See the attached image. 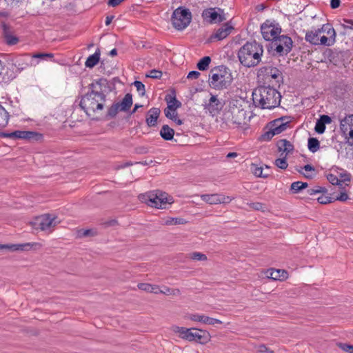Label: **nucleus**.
Listing matches in <instances>:
<instances>
[{
    "label": "nucleus",
    "mask_w": 353,
    "mask_h": 353,
    "mask_svg": "<svg viewBox=\"0 0 353 353\" xmlns=\"http://www.w3.org/2000/svg\"><path fill=\"white\" fill-rule=\"evenodd\" d=\"M192 14L188 9L179 8L172 14V25L176 29L182 30L190 24Z\"/></svg>",
    "instance_id": "10"
},
{
    "label": "nucleus",
    "mask_w": 353,
    "mask_h": 353,
    "mask_svg": "<svg viewBox=\"0 0 353 353\" xmlns=\"http://www.w3.org/2000/svg\"><path fill=\"white\" fill-rule=\"evenodd\" d=\"M327 191L325 188L317 185L313 188L307 189V192L309 195H314L318 193H325Z\"/></svg>",
    "instance_id": "41"
},
{
    "label": "nucleus",
    "mask_w": 353,
    "mask_h": 353,
    "mask_svg": "<svg viewBox=\"0 0 353 353\" xmlns=\"http://www.w3.org/2000/svg\"><path fill=\"white\" fill-rule=\"evenodd\" d=\"M190 258L192 260L195 261H205L207 260V256L205 254H202L201 252H194L190 254Z\"/></svg>",
    "instance_id": "45"
},
{
    "label": "nucleus",
    "mask_w": 353,
    "mask_h": 353,
    "mask_svg": "<svg viewBox=\"0 0 353 353\" xmlns=\"http://www.w3.org/2000/svg\"><path fill=\"white\" fill-rule=\"evenodd\" d=\"M261 32L263 39L272 43L281 34L282 29L279 23L266 21L261 25Z\"/></svg>",
    "instance_id": "11"
},
{
    "label": "nucleus",
    "mask_w": 353,
    "mask_h": 353,
    "mask_svg": "<svg viewBox=\"0 0 353 353\" xmlns=\"http://www.w3.org/2000/svg\"><path fill=\"white\" fill-rule=\"evenodd\" d=\"M348 199V195L346 192H341L339 196L334 200L340 201H345Z\"/></svg>",
    "instance_id": "62"
},
{
    "label": "nucleus",
    "mask_w": 353,
    "mask_h": 353,
    "mask_svg": "<svg viewBox=\"0 0 353 353\" xmlns=\"http://www.w3.org/2000/svg\"><path fill=\"white\" fill-rule=\"evenodd\" d=\"M146 77L152 79H159L162 77V72L161 70L153 69L149 71L148 74H146Z\"/></svg>",
    "instance_id": "48"
},
{
    "label": "nucleus",
    "mask_w": 353,
    "mask_h": 353,
    "mask_svg": "<svg viewBox=\"0 0 353 353\" xmlns=\"http://www.w3.org/2000/svg\"><path fill=\"white\" fill-rule=\"evenodd\" d=\"M119 111H120V108L119 107V103H113L108 110V112L105 115V119L107 120L114 118Z\"/></svg>",
    "instance_id": "36"
},
{
    "label": "nucleus",
    "mask_w": 353,
    "mask_h": 353,
    "mask_svg": "<svg viewBox=\"0 0 353 353\" xmlns=\"http://www.w3.org/2000/svg\"><path fill=\"white\" fill-rule=\"evenodd\" d=\"M278 151L281 152L280 157L285 155L287 157L294 150V145L287 139H280L276 142Z\"/></svg>",
    "instance_id": "22"
},
{
    "label": "nucleus",
    "mask_w": 353,
    "mask_h": 353,
    "mask_svg": "<svg viewBox=\"0 0 353 353\" xmlns=\"http://www.w3.org/2000/svg\"><path fill=\"white\" fill-rule=\"evenodd\" d=\"M108 85V81L106 79L104 78H100L99 79L95 80L92 83L89 84L88 89L93 90H98L101 92L103 91V88H105Z\"/></svg>",
    "instance_id": "33"
},
{
    "label": "nucleus",
    "mask_w": 353,
    "mask_h": 353,
    "mask_svg": "<svg viewBox=\"0 0 353 353\" xmlns=\"http://www.w3.org/2000/svg\"><path fill=\"white\" fill-rule=\"evenodd\" d=\"M308 186L307 183L302 181H295L291 184L290 191L292 194L299 193L302 190L306 188Z\"/></svg>",
    "instance_id": "34"
},
{
    "label": "nucleus",
    "mask_w": 353,
    "mask_h": 353,
    "mask_svg": "<svg viewBox=\"0 0 353 353\" xmlns=\"http://www.w3.org/2000/svg\"><path fill=\"white\" fill-rule=\"evenodd\" d=\"M250 206L254 210H261V211H264V210L265 208V205L260 202L252 203L250 204Z\"/></svg>",
    "instance_id": "58"
},
{
    "label": "nucleus",
    "mask_w": 353,
    "mask_h": 353,
    "mask_svg": "<svg viewBox=\"0 0 353 353\" xmlns=\"http://www.w3.org/2000/svg\"><path fill=\"white\" fill-rule=\"evenodd\" d=\"M343 22L345 23H343L342 26L344 28H349L352 29L353 28V20L352 19H343Z\"/></svg>",
    "instance_id": "60"
},
{
    "label": "nucleus",
    "mask_w": 353,
    "mask_h": 353,
    "mask_svg": "<svg viewBox=\"0 0 353 353\" xmlns=\"http://www.w3.org/2000/svg\"><path fill=\"white\" fill-rule=\"evenodd\" d=\"M321 32H325L328 37H330V43H334L336 41V32L333 27L329 24L326 23L322 26L320 28Z\"/></svg>",
    "instance_id": "31"
},
{
    "label": "nucleus",
    "mask_w": 353,
    "mask_h": 353,
    "mask_svg": "<svg viewBox=\"0 0 353 353\" xmlns=\"http://www.w3.org/2000/svg\"><path fill=\"white\" fill-rule=\"evenodd\" d=\"M270 276L274 280H283L288 277V272L284 270H275L271 272Z\"/></svg>",
    "instance_id": "39"
},
{
    "label": "nucleus",
    "mask_w": 353,
    "mask_h": 353,
    "mask_svg": "<svg viewBox=\"0 0 353 353\" xmlns=\"http://www.w3.org/2000/svg\"><path fill=\"white\" fill-rule=\"evenodd\" d=\"M185 220L181 218H170L165 221L166 225H180L185 223Z\"/></svg>",
    "instance_id": "51"
},
{
    "label": "nucleus",
    "mask_w": 353,
    "mask_h": 353,
    "mask_svg": "<svg viewBox=\"0 0 353 353\" xmlns=\"http://www.w3.org/2000/svg\"><path fill=\"white\" fill-rule=\"evenodd\" d=\"M320 28H318L314 30H310L307 31L305 33V39L307 42L310 43L311 45L313 46H318V39L319 36L321 34Z\"/></svg>",
    "instance_id": "26"
},
{
    "label": "nucleus",
    "mask_w": 353,
    "mask_h": 353,
    "mask_svg": "<svg viewBox=\"0 0 353 353\" xmlns=\"http://www.w3.org/2000/svg\"><path fill=\"white\" fill-rule=\"evenodd\" d=\"M148 205L156 208H166L167 205L173 203V198L166 192L155 190L141 194L139 196Z\"/></svg>",
    "instance_id": "9"
},
{
    "label": "nucleus",
    "mask_w": 353,
    "mask_h": 353,
    "mask_svg": "<svg viewBox=\"0 0 353 353\" xmlns=\"http://www.w3.org/2000/svg\"><path fill=\"white\" fill-rule=\"evenodd\" d=\"M100 55H101L100 49L97 48L93 54L90 55L87 58L85 63V67L89 68H94L99 62Z\"/></svg>",
    "instance_id": "27"
},
{
    "label": "nucleus",
    "mask_w": 353,
    "mask_h": 353,
    "mask_svg": "<svg viewBox=\"0 0 353 353\" xmlns=\"http://www.w3.org/2000/svg\"><path fill=\"white\" fill-rule=\"evenodd\" d=\"M286 157L285 155H283L281 158L276 159L275 165L282 170H285L288 166Z\"/></svg>",
    "instance_id": "40"
},
{
    "label": "nucleus",
    "mask_w": 353,
    "mask_h": 353,
    "mask_svg": "<svg viewBox=\"0 0 353 353\" xmlns=\"http://www.w3.org/2000/svg\"><path fill=\"white\" fill-rule=\"evenodd\" d=\"M257 78L264 84L272 85L271 87L280 88L283 83L282 72L272 65H264L257 70Z\"/></svg>",
    "instance_id": "6"
},
{
    "label": "nucleus",
    "mask_w": 353,
    "mask_h": 353,
    "mask_svg": "<svg viewBox=\"0 0 353 353\" xmlns=\"http://www.w3.org/2000/svg\"><path fill=\"white\" fill-rule=\"evenodd\" d=\"M200 75H201V74L199 72L193 70V71H190L188 73L187 78L190 79H196L199 77Z\"/></svg>",
    "instance_id": "61"
},
{
    "label": "nucleus",
    "mask_w": 353,
    "mask_h": 353,
    "mask_svg": "<svg viewBox=\"0 0 353 353\" xmlns=\"http://www.w3.org/2000/svg\"><path fill=\"white\" fill-rule=\"evenodd\" d=\"M293 47V41L290 37L280 34L267 46L268 50L274 56L283 57L289 54Z\"/></svg>",
    "instance_id": "8"
},
{
    "label": "nucleus",
    "mask_w": 353,
    "mask_h": 353,
    "mask_svg": "<svg viewBox=\"0 0 353 353\" xmlns=\"http://www.w3.org/2000/svg\"><path fill=\"white\" fill-rule=\"evenodd\" d=\"M3 77L2 79L4 81H10L15 79L17 76L20 73V71L15 66L10 55L8 57L4 64L3 65Z\"/></svg>",
    "instance_id": "13"
},
{
    "label": "nucleus",
    "mask_w": 353,
    "mask_h": 353,
    "mask_svg": "<svg viewBox=\"0 0 353 353\" xmlns=\"http://www.w3.org/2000/svg\"><path fill=\"white\" fill-rule=\"evenodd\" d=\"M259 352H265V353H274V351L271 350L265 345H261L259 346Z\"/></svg>",
    "instance_id": "64"
},
{
    "label": "nucleus",
    "mask_w": 353,
    "mask_h": 353,
    "mask_svg": "<svg viewBox=\"0 0 353 353\" xmlns=\"http://www.w3.org/2000/svg\"><path fill=\"white\" fill-rule=\"evenodd\" d=\"M233 80L230 70L225 65H221L211 69L209 84L217 90L228 88Z\"/></svg>",
    "instance_id": "4"
},
{
    "label": "nucleus",
    "mask_w": 353,
    "mask_h": 353,
    "mask_svg": "<svg viewBox=\"0 0 353 353\" xmlns=\"http://www.w3.org/2000/svg\"><path fill=\"white\" fill-rule=\"evenodd\" d=\"M137 287L141 290H143V291H145L147 292H150L151 284H150V283H141L137 285Z\"/></svg>",
    "instance_id": "57"
},
{
    "label": "nucleus",
    "mask_w": 353,
    "mask_h": 353,
    "mask_svg": "<svg viewBox=\"0 0 353 353\" xmlns=\"http://www.w3.org/2000/svg\"><path fill=\"white\" fill-rule=\"evenodd\" d=\"M265 130L259 137V141H269L272 139V132L269 130V128H264Z\"/></svg>",
    "instance_id": "46"
},
{
    "label": "nucleus",
    "mask_w": 353,
    "mask_h": 353,
    "mask_svg": "<svg viewBox=\"0 0 353 353\" xmlns=\"http://www.w3.org/2000/svg\"><path fill=\"white\" fill-rule=\"evenodd\" d=\"M133 84L136 87L140 95L142 97L144 96L145 94V85L139 81H135Z\"/></svg>",
    "instance_id": "52"
},
{
    "label": "nucleus",
    "mask_w": 353,
    "mask_h": 353,
    "mask_svg": "<svg viewBox=\"0 0 353 353\" xmlns=\"http://www.w3.org/2000/svg\"><path fill=\"white\" fill-rule=\"evenodd\" d=\"M173 331L179 333V336L184 340L194 341L200 344H206L211 339L210 333L205 330L174 326Z\"/></svg>",
    "instance_id": "7"
},
{
    "label": "nucleus",
    "mask_w": 353,
    "mask_h": 353,
    "mask_svg": "<svg viewBox=\"0 0 353 353\" xmlns=\"http://www.w3.org/2000/svg\"><path fill=\"white\" fill-rule=\"evenodd\" d=\"M97 234V230L93 229L83 230L79 232V236L80 237L94 236H96Z\"/></svg>",
    "instance_id": "42"
},
{
    "label": "nucleus",
    "mask_w": 353,
    "mask_h": 353,
    "mask_svg": "<svg viewBox=\"0 0 353 353\" xmlns=\"http://www.w3.org/2000/svg\"><path fill=\"white\" fill-rule=\"evenodd\" d=\"M332 122V119L330 116L323 114L320 116V118L316 121L314 127V130L318 134H323L325 130V125L329 124Z\"/></svg>",
    "instance_id": "25"
},
{
    "label": "nucleus",
    "mask_w": 353,
    "mask_h": 353,
    "mask_svg": "<svg viewBox=\"0 0 353 353\" xmlns=\"http://www.w3.org/2000/svg\"><path fill=\"white\" fill-rule=\"evenodd\" d=\"M286 117H281L268 123V128H272L277 134H281L287 129L289 121Z\"/></svg>",
    "instance_id": "20"
},
{
    "label": "nucleus",
    "mask_w": 353,
    "mask_h": 353,
    "mask_svg": "<svg viewBox=\"0 0 353 353\" xmlns=\"http://www.w3.org/2000/svg\"><path fill=\"white\" fill-rule=\"evenodd\" d=\"M56 216H53L49 214L42 215L37 219V223L39 228L42 231L51 230L52 228L56 226L57 222L55 221Z\"/></svg>",
    "instance_id": "15"
},
{
    "label": "nucleus",
    "mask_w": 353,
    "mask_h": 353,
    "mask_svg": "<svg viewBox=\"0 0 353 353\" xmlns=\"http://www.w3.org/2000/svg\"><path fill=\"white\" fill-rule=\"evenodd\" d=\"M36 243H26L19 244H0V251L6 250L12 252L14 251H28L36 246Z\"/></svg>",
    "instance_id": "18"
},
{
    "label": "nucleus",
    "mask_w": 353,
    "mask_h": 353,
    "mask_svg": "<svg viewBox=\"0 0 353 353\" xmlns=\"http://www.w3.org/2000/svg\"><path fill=\"white\" fill-rule=\"evenodd\" d=\"M326 177L327 181L330 183H332V185H339V187H343V184L345 181H350V177L347 175L342 176V177L343 178L342 180L339 179L336 175L332 173L328 174Z\"/></svg>",
    "instance_id": "30"
},
{
    "label": "nucleus",
    "mask_w": 353,
    "mask_h": 353,
    "mask_svg": "<svg viewBox=\"0 0 353 353\" xmlns=\"http://www.w3.org/2000/svg\"><path fill=\"white\" fill-rule=\"evenodd\" d=\"M160 135L165 141H170L174 135V130L168 125H163L160 130Z\"/></svg>",
    "instance_id": "32"
},
{
    "label": "nucleus",
    "mask_w": 353,
    "mask_h": 353,
    "mask_svg": "<svg viewBox=\"0 0 353 353\" xmlns=\"http://www.w3.org/2000/svg\"><path fill=\"white\" fill-rule=\"evenodd\" d=\"M119 103V107L120 108V111L127 112L131 108L133 101H132V95L130 93H128L125 95L123 99L121 102Z\"/></svg>",
    "instance_id": "29"
},
{
    "label": "nucleus",
    "mask_w": 353,
    "mask_h": 353,
    "mask_svg": "<svg viewBox=\"0 0 353 353\" xmlns=\"http://www.w3.org/2000/svg\"><path fill=\"white\" fill-rule=\"evenodd\" d=\"M5 39L6 43L9 46L16 45L19 42V38L12 34L8 35Z\"/></svg>",
    "instance_id": "50"
},
{
    "label": "nucleus",
    "mask_w": 353,
    "mask_h": 353,
    "mask_svg": "<svg viewBox=\"0 0 353 353\" xmlns=\"http://www.w3.org/2000/svg\"><path fill=\"white\" fill-rule=\"evenodd\" d=\"M160 113L161 110L158 108H152L148 111L145 121L149 127L157 125Z\"/></svg>",
    "instance_id": "23"
},
{
    "label": "nucleus",
    "mask_w": 353,
    "mask_h": 353,
    "mask_svg": "<svg viewBox=\"0 0 353 353\" xmlns=\"http://www.w3.org/2000/svg\"><path fill=\"white\" fill-rule=\"evenodd\" d=\"M340 128L344 134L349 135V138L352 140L350 144L353 145V114L349 115L341 120Z\"/></svg>",
    "instance_id": "17"
},
{
    "label": "nucleus",
    "mask_w": 353,
    "mask_h": 353,
    "mask_svg": "<svg viewBox=\"0 0 353 353\" xmlns=\"http://www.w3.org/2000/svg\"><path fill=\"white\" fill-rule=\"evenodd\" d=\"M308 150L312 153L316 152L320 148L319 141L314 137H310L307 141Z\"/></svg>",
    "instance_id": "37"
},
{
    "label": "nucleus",
    "mask_w": 353,
    "mask_h": 353,
    "mask_svg": "<svg viewBox=\"0 0 353 353\" xmlns=\"http://www.w3.org/2000/svg\"><path fill=\"white\" fill-rule=\"evenodd\" d=\"M317 201L321 204H327L333 202L334 199L327 196H321L317 199Z\"/></svg>",
    "instance_id": "55"
},
{
    "label": "nucleus",
    "mask_w": 353,
    "mask_h": 353,
    "mask_svg": "<svg viewBox=\"0 0 353 353\" xmlns=\"http://www.w3.org/2000/svg\"><path fill=\"white\" fill-rule=\"evenodd\" d=\"M211 58L209 56H205L201 58L197 63L196 67L201 71H205L208 69L209 65L211 63Z\"/></svg>",
    "instance_id": "35"
},
{
    "label": "nucleus",
    "mask_w": 353,
    "mask_h": 353,
    "mask_svg": "<svg viewBox=\"0 0 353 353\" xmlns=\"http://www.w3.org/2000/svg\"><path fill=\"white\" fill-rule=\"evenodd\" d=\"M54 54L52 53H37L33 54V58H39L42 59H45L46 58H53Z\"/></svg>",
    "instance_id": "56"
},
{
    "label": "nucleus",
    "mask_w": 353,
    "mask_h": 353,
    "mask_svg": "<svg viewBox=\"0 0 353 353\" xmlns=\"http://www.w3.org/2000/svg\"><path fill=\"white\" fill-rule=\"evenodd\" d=\"M336 345L344 352L353 353V345L338 342L336 343Z\"/></svg>",
    "instance_id": "43"
},
{
    "label": "nucleus",
    "mask_w": 353,
    "mask_h": 353,
    "mask_svg": "<svg viewBox=\"0 0 353 353\" xmlns=\"http://www.w3.org/2000/svg\"><path fill=\"white\" fill-rule=\"evenodd\" d=\"M319 45H323L325 46H332L334 43H330V37L326 36L319 37L318 39Z\"/></svg>",
    "instance_id": "53"
},
{
    "label": "nucleus",
    "mask_w": 353,
    "mask_h": 353,
    "mask_svg": "<svg viewBox=\"0 0 353 353\" xmlns=\"http://www.w3.org/2000/svg\"><path fill=\"white\" fill-rule=\"evenodd\" d=\"M223 107V105L218 99L217 97L212 95L208 103L205 105V109H206L211 115L215 116L219 113Z\"/></svg>",
    "instance_id": "19"
},
{
    "label": "nucleus",
    "mask_w": 353,
    "mask_h": 353,
    "mask_svg": "<svg viewBox=\"0 0 353 353\" xmlns=\"http://www.w3.org/2000/svg\"><path fill=\"white\" fill-rule=\"evenodd\" d=\"M1 27H2V30H3V36L4 38L8 37V35L12 34L11 28L8 24L3 22L1 24Z\"/></svg>",
    "instance_id": "54"
},
{
    "label": "nucleus",
    "mask_w": 353,
    "mask_h": 353,
    "mask_svg": "<svg viewBox=\"0 0 353 353\" xmlns=\"http://www.w3.org/2000/svg\"><path fill=\"white\" fill-rule=\"evenodd\" d=\"M164 113H165V117L168 119H172L175 116V114L176 113V112L172 111V109H169V106H168L164 110Z\"/></svg>",
    "instance_id": "59"
},
{
    "label": "nucleus",
    "mask_w": 353,
    "mask_h": 353,
    "mask_svg": "<svg viewBox=\"0 0 353 353\" xmlns=\"http://www.w3.org/2000/svg\"><path fill=\"white\" fill-rule=\"evenodd\" d=\"M18 139L38 140L41 134L33 131L18 130Z\"/></svg>",
    "instance_id": "28"
},
{
    "label": "nucleus",
    "mask_w": 353,
    "mask_h": 353,
    "mask_svg": "<svg viewBox=\"0 0 353 353\" xmlns=\"http://www.w3.org/2000/svg\"><path fill=\"white\" fill-rule=\"evenodd\" d=\"M201 198L203 201L210 205L228 203L232 201L230 196H225L221 194H202Z\"/></svg>",
    "instance_id": "16"
},
{
    "label": "nucleus",
    "mask_w": 353,
    "mask_h": 353,
    "mask_svg": "<svg viewBox=\"0 0 353 353\" xmlns=\"http://www.w3.org/2000/svg\"><path fill=\"white\" fill-rule=\"evenodd\" d=\"M254 174L257 177L268 178L270 174L263 173V168L262 167H256L253 170Z\"/></svg>",
    "instance_id": "47"
},
{
    "label": "nucleus",
    "mask_w": 353,
    "mask_h": 353,
    "mask_svg": "<svg viewBox=\"0 0 353 353\" xmlns=\"http://www.w3.org/2000/svg\"><path fill=\"white\" fill-rule=\"evenodd\" d=\"M263 54V46L256 41H247L239 48L237 52V57L243 66L254 68L261 62Z\"/></svg>",
    "instance_id": "2"
},
{
    "label": "nucleus",
    "mask_w": 353,
    "mask_h": 353,
    "mask_svg": "<svg viewBox=\"0 0 353 353\" xmlns=\"http://www.w3.org/2000/svg\"><path fill=\"white\" fill-rule=\"evenodd\" d=\"M132 165H134V163L132 161H126L125 163H119V165H117L116 169H123Z\"/></svg>",
    "instance_id": "63"
},
{
    "label": "nucleus",
    "mask_w": 353,
    "mask_h": 353,
    "mask_svg": "<svg viewBox=\"0 0 353 353\" xmlns=\"http://www.w3.org/2000/svg\"><path fill=\"white\" fill-rule=\"evenodd\" d=\"M18 130L14 131L12 132H0V137L9 138L13 140H17L18 139Z\"/></svg>",
    "instance_id": "44"
},
{
    "label": "nucleus",
    "mask_w": 353,
    "mask_h": 353,
    "mask_svg": "<svg viewBox=\"0 0 353 353\" xmlns=\"http://www.w3.org/2000/svg\"><path fill=\"white\" fill-rule=\"evenodd\" d=\"M193 321L202 322L208 325L221 324L222 322L216 319L209 317L203 314H192L190 318Z\"/></svg>",
    "instance_id": "24"
},
{
    "label": "nucleus",
    "mask_w": 353,
    "mask_h": 353,
    "mask_svg": "<svg viewBox=\"0 0 353 353\" xmlns=\"http://www.w3.org/2000/svg\"><path fill=\"white\" fill-rule=\"evenodd\" d=\"M281 95L278 90L271 85H262L254 89L252 100L254 105L261 109H274L281 103Z\"/></svg>",
    "instance_id": "1"
},
{
    "label": "nucleus",
    "mask_w": 353,
    "mask_h": 353,
    "mask_svg": "<svg viewBox=\"0 0 353 353\" xmlns=\"http://www.w3.org/2000/svg\"><path fill=\"white\" fill-rule=\"evenodd\" d=\"M8 112L0 105V127L3 128L6 126L8 123Z\"/></svg>",
    "instance_id": "38"
},
{
    "label": "nucleus",
    "mask_w": 353,
    "mask_h": 353,
    "mask_svg": "<svg viewBox=\"0 0 353 353\" xmlns=\"http://www.w3.org/2000/svg\"><path fill=\"white\" fill-rule=\"evenodd\" d=\"M234 29L233 26L230 22L223 23L219 28H218L214 33L210 35L208 39V43L214 41H221L226 38Z\"/></svg>",
    "instance_id": "14"
},
{
    "label": "nucleus",
    "mask_w": 353,
    "mask_h": 353,
    "mask_svg": "<svg viewBox=\"0 0 353 353\" xmlns=\"http://www.w3.org/2000/svg\"><path fill=\"white\" fill-rule=\"evenodd\" d=\"M246 112L242 108L241 105H239L237 100H232L225 105L221 119L227 125L233 124L239 127L244 123Z\"/></svg>",
    "instance_id": "5"
},
{
    "label": "nucleus",
    "mask_w": 353,
    "mask_h": 353,
    "mask_svg": "<svg viewBox=\"0 0 353 353\" xmlns=\"http://www.w3.org/2000/svg\"><path fill=\"white\" fill-rule=\"evenodd\" d=\"M202 17L205 21L210 24L221 23L226 20L223 10L219 8H209L203 10Z\"/></svg>",
    "instance_id": "12"
},
{
    "label": "nucleus",
    "mask_w": 353,
    "mask_h": 353,
    "mask_svg": "<svg viewBox=\"0 0 353 353\" xmlns=\"http://www.w3.org/2000/svg\"><path fill=\"white\" fill-rule=\"evenodd\" d=\"M168 106H169V109H172V111H176L177 108L181 106V103L174 97L169 102Z\"/></svg>",
    "instance_id": "49"
},
{
    "label": "nucleus",
    "mask_w": 353,
    "mask_h": 353,
    "mask_svg": "<svg viewBox=\"0 0 353 353\" xmlns=\"http://www.w3.org/2000/svg\"><path fill=\"white\" fill-rule=\"evenodd\" d=\"M105 101L106 96L103 92L98 90H89L88 93L82 97L79 105L87 115L90 116V112L95 113L102 110Z\"/></svg>",
    "instance_id": "3"
},
{
    "label": "nucleus",
    "mask_w": 353,
    "mask_h": 353,
    "mask_svg": "<svg viewBox=\"0 0 353 353\" xmlns=\"http://www.w3.org/2000/svg\"><path fill=\"white\" fill-rule=\"evenodd\" d=\"M10 57L20 72L30 65V58L28 54L10 55Z\"/></svg>",
    "instance_id": "21"
}]
</instances>
